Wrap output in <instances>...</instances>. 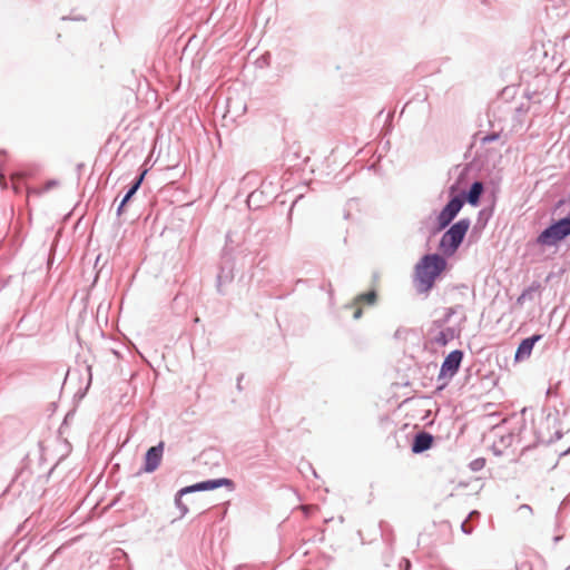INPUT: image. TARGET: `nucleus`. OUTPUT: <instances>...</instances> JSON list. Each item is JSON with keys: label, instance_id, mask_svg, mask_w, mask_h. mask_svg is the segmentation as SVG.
<instances>
[{"label": "nucleus", "instance_id": "f257e3e1", "mask_svg": "<svg viewBox=\"0 0 570 570\" xmlns=\"http://www.w3.org/2000/svg\"><path fill=\"white\" fill-rule=\"evenodd\" d=\"M446 261L438 255L423 256L415 266L414 281L421 293H428L434 286L435 279L445 271Z\"/></svg>", "mask_w": 570, "mask_h": 570}, {"label": "nucleus", "instance_id": "f03ea898", "mask_svg": "<svg viewBox=\"0 0 570 570\" xmlns=\"http://www.w3.org/2000/svg\"><path fill=\"white\" fill-rule=\"evenodd\" d=\"M469 227L470 220L466 218L460 219L452 225L451 228L443 234L440 240V250L446 256L453 255L461 245Z\"/></svg>", "mask_w": 570, "mask_h": 570}, {"label": "nucleus", "instance_id": "7ed1b4c3", "mask_svg": "<svg viewBox=\"0 0 570 570\" xmlns=\"http://www.w3.org/2000/svg\"><path fill=\"white\" fill-rule=\"evenodd\" d=\"M570 235V219L563 218L544 229L538 236V243L541 245H554Z\"/></svg>", "mask_w": 570, "mask_h": 570}, {"label": "nucleus", "instance_id": "20e7f679", "mask_svg": "<svg viewBox=\"0 0 570 570\" xmlns=\"http://www.w3.org/2000/svg\"><path fill=\"white\" fill-rule=\"evenodd\" d=\"M463 206V199L459 196L452 198L438 216L439 229L445 228L458 215Z\"/></svg>", "mask_w": 570, "mask_h": 570}, {"label": "nucleus", "instance_id": "39448f33", "mask_svg": "<svg viewBox=\"0 0 570 570\" xmlns=\"http://www.w3.org/2000/svg\"><path fill=\"white\" fill-rule=\"evenodd\" d=\"M230 484H232V481L228 479H218V480L204 481V482H199L194 485H190V487H186L178 492V497L176 498V503L180 504V497L183 494H186L189 492H195V491L214 490L222 485H230Z\"/></svg>", "mask_w": 570, "mask_h": 570}, {"label": "nucleus", "instance_id": "423d86ee", "mask_svg": "<svg viewBox=\"0 0 570 570\" xmlns=\"http://www.w3.org/2000/svg\"><path fill=\"white\" fill-rule=\"evenodd\" d=\"M463 358V353L459 350L452 351L444 360L441 371L440 377H452L458 372L460 364Z\"/></svg>", "mask_w": 570, "mask_h": 570}, {"label": "nucleus", "instance_id": "0eeeda50", "mask_svg": "<svg viewBox=\"0 0 570 570\" xmlns=\"http://www.w3.org/2000/svg\"><path fill=\"white\" fill-rule=\"evenodd\" d=\"M163 453H164V442H160L156 446H151L146 453L144 470L146 472L155 471L161 462Z\"/></svg>", "mask_w": 570, "mask_h": 570}, {"label": "nucleus", "instance_id": "6e6552de", "mask_svg": "<svg viewBox=\"0 0 570 570\" xmlns=\"http://www.w3.org/2000/svg\"><path fill=\"white\" fill-rule=\"evenodd\" d=\"M433 436L428 432H420L415 435L413 444H412V452L413 453H422L433 445Z\"/></svg>", "mask_w": 570, "mask_h": 570}, {"label": "nucleus", "instance_id": "1a4fd4ad", "mask_svg": "<svg viewBox=\"0 0 570 570\" xmlns=\"http://www.w3.org/2000/svg\"><path fill=\"white\" fill-rule=\"evenodd\" d=\"M541 338V335H533L531 337L523 340L515 352V360L528 358L531 355L533 345Z\"/></svg>", "mask_w": 570, "mask_h": 570}, {"label": "nucleus", "instance_id": "9d476101", "mask_svg": "<svg viewBox=\"0 0 570 570\" xmlns=\"http://www.w3.org/2000/svg\"><path fill=\"white\" fill-rule=\"evenodd\" d=\"M483 191V184L480 181L473 183L471 189L468 193L466 200L469 204L476 206L480 202V196Z\"/></svg>", "mask_w": 570, "mask_h": 570}, {"label": "nucleus", "instance_id": "9b49d317", "mask_svg": "<svg viewBox=\"0 0 570 570\" xmlns=\"http://www.w3.org/2000/svg\"><path fill=\"white\" fill-rule=\"evenodd\" d=\"M355 299L357 304L366 303L368 305H372L376 301V293L375 291H370L367 293L360 294L358 296H356Z\"/></svg>", "mask_w": 570, "mask_h": 570}, {"label": "nucleus", "instance_id": "f8f14e48", "mask_svg": "<svg viewBox=\"0 0 570 570\" xmlns=\"http://www.w3.org/2000/svg\"><path fill=\"white\" fill-rule=\"evenodd\" d=\"M144 176H145V171L139 176V178L137 179V181L131 186V188L128 190V193L126 194V196L124 197L120 206H119V210L122 208V206L132 197V195L137 191V189L139 188L142 179H144Z\"/></svg>", "mask_w": 570, "mask_h": 570}, {"label": "nucleus", "instance_id": "ddd939ff", "mask_svg": "<svg viewBox=\"0 0 570 570\" xmlns=\"http://www.w3.org/2000/svg\"><path fill=\"white\" fill-rule=\"evenodd\" d=\"M11 183H12V188L16 193H19V186H18V183L19 180H21L23 178V174L21 173H14V174H11Z\"/></svg>", "mask_w": 570, "mask_h": 570}, {"label": "nucleus", "instance_id": "4468645a", "mask_svg": "<svg viewBox=\"0 0 570 570\" xmlns=\"http://www.w3.org/2000/svg\"><path fill=\"white\" fill-rule=\"evenodd\" d=\"M351 308H353V317L355 320L360 318L362 316V307H361V304H357L356 303V299L354 301L353 305L351 306Z\"/></svg>", "mask_w": 570, "mask_h": 570}, {"label": "nucleus", "instance_id": "2eb2a0df", "mask_svg": "<svg viewBox=\"0 0 570 570\" xmlns=\"http://www.w3.org/2000/svg\"><path fill=\"white\" fill-rule=\"evenodd\" d=\"M455 313H456V309H455L454 307H450V308H448V309H446V313H445V316H444V318H443V321H442V322H443V323L448 322V320H449L453 314H455Z\"/></svg>", "mask_w": 570, "mask_h": 570}, {"label": "nucleus", "instance_id": "dca6fc26", "mask_svg": "<svg viewBox=\"0 0 570 570\" xmlns=\"http://www.w3.org/2000/svg\"><path fill=\"white\" fill-rule=\"evenodd\" d=\"M435 341H436L439 344H441V345H445V344H446V342H448V338H446L445 334H444L443 332H441V333L439 334V336H438V337H435Z\"/></svg>", "mask_w": 570, "mask_h": 570}, {"label": "nucleus", "instance_id": "f3484780", "mask_svg": "<svg viewBox=\"0 0 570 570\" xmlns=\"http://www.w3.org/2000/svg\"><path fill=\"white\" fill-rule=\"evenodd\" d=\"M0 187L2 189L7 188L6 177L4 174L0 170Z\"/></svg>", "mask_w": 570, "mask_h": 570}, {"label": "nucleus", "instance_id": "a211bd4d", "mask_svg": "<svg viewBox=\"0 0 570 570\" xmlns=\"http://www.w3.org/2000/svg\"><path fill=\"white\" fill-rule=\"evenodd\" d=\"M411 563L407 559L404 560V570H410Z\"/></svg>", "mask_w": 570, "mask_h": 570}]
</instances>
